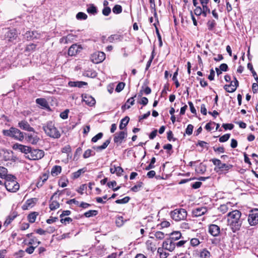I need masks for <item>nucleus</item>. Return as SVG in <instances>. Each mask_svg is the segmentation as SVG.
<instances>
[{
    "label": "nucleus",
    "instance_id": "nucleus-1",
    "mask_svg": "<svg viewBox=\"0 0 258 258\" xmlns=\"http://www.w3.org/2000/svg\"><path fill=\"white\" fill-rule=\"evenodd\" d=\"M228 222L233 232L238 230L242 224L241 213L238 210H234L228 215Z\"/></svg>",
    "mask_w": 258,
    "mask_h": 258
},
{
    "label": "nucleus",
    "instance_id": "nucleus-2",
    "mask_svg": "<svg viewBox=\"0 0 258 258\" xmlns=\"http://www.w3.org/2000/svg\"><path fill=\"white\" fill-rule=\"evenodd\" d=\"M42 128L46 135L50 138L58 139L60 137V132L52 121H48L43 124Z\"/></svg>",
    "mask_w": 258,
    "mask_h": 258
},
{
    "label": "nucleus",
    "instance_id": "nucleus-3",
    "mask_svg": "<svg viewBox=\"0 0 258 258\" xmlns=\"http://www.w3.org/2000/svg\"><path fill=\"white\" fill-rule=\"evenodd\" d=\"M211 161L215 166L214 170L219 174H226L233 167L232 165L223 163L220 160L217 158L212 159Z\"/></svg>",
    "mask_w": 258,
    "mask_h": 258
},
{
    "label": "nucleus",
    "instance_id": "nucleus-4",
    "mask_svg": "<svg viewBox=\"0 0 258 258\" xmlns=\"http://www.w3.org/2000/svg\"><path fill=\"white\" fill-rule=\"evenodd\" d=\"M170 215L173 220L180 221L186 219L187 217V212L184 209H176L170 212Z\"/></svg>",
    "mask_w": 258,
    "mask_h": 258
},
{
    "label": "nucleus",
    "instance_id": "nucleus-5",
    "mask_svg": "<svg viewBox=\"0 0 258 258\" xmlns=\"http://www.w3.org/2000/svg\"><path fill=\"white\" fill-rule=\"evenodd\" d=\"M4 133L5 135L12 137L20 141L24 139L23 133L15 127H11L9 130L4 131Z\"/></svg>",
    "mask_w": 258,
    "mask_h": 258
},
{
    "label": "nucleus",
    "instance_id": "nucleus-6",
    "mask_svg": "<svg viewBox=\"0 0 258 258\" xmlns=\"http://www.w3.org/2000/svg\"><path fill=\"white\" fill-rule=\"evenodd\" d=\"M44 152L42 150L39 149H32L31 148L29 154L26 156L27 158L30 160H39L43 157Z\"/></svg>",
    "mask_w": 258,
    "mask_h": 258
},
{
    "label": "nucleus",
    "instance_id": "nucleus-7",
    "mask_svg": "<svg viewBox=\"0 0 258 258\" xmlns=\"http://www.w3.org/2000/svg\"><path fill=\"white\" fill-rule=\"evenodd\" d=\"M248 221L251 226H254L258 224V209L252 210L249 214Z\"/></svg>",
    "mask_w": 258,
    "mask_h": 258
},
{
    "label": "nucleus",
    "instance_id": "nucleus-8",
    "mask_svg": "<svg viewBox=\"0 0 258 258\" xmlns=\"http://www.w3.org/2000/svg\"><path fill=\"white\" fill-rule=\"evenodd\" d=\"M5 185L6 189L11 192H16L20 187L19 183L16 180L6 181Z\"/></svg>",
    "mask_w": 258,
    "mask_h": 258
},
{
    "label": "nucleus",
    "instance_id": "nucleus-9",
    "mask_svg": "<svg viewBox=\"0 0 258 258\" xmlns=\"http://www.w3.org/2000/svg\"><path fill=\"white\" fill-rule=\"evenodd\" d=\"M105 58V54L103 52L97 51L94 53L91 56L92 61L95 63L102 62Z\"/></svg>",
    "mask_w": 258,
    "mask_h": 258
},
{
    "label": "nucleus",
    "instance_id": "nucleus-10",
    "mask_svg": "<svg viewBox=\"0 0 258 258\" xmlns=\"http://www.w3.org/2000/svg\"><path fill=\"white\" fill-rule=\"evenodd\" d=\"M41 37L40 33L36 31H28L24 34V38L28 41L39 39Z\"/></svg>",
    "mask_w": 258,
    "mask_h": 258
},
{
    "label": "nucleus",
    "instance_id": "nucleus-11",
    "mask_svg": "<svg viewBox=\"0 0 258 258\" xmlns=\"http://www.w3.org/2000/svg\"><path fill=\"white\" fill-rule=\"evenodd\" d=\"M83 49L81 45L74 44L72 45L68 50V55L70 56H75Z\"/></svg>",
    "mask_w": 258,
    "mask_h": 258
},
{
    "label": "nucleus",
    "instance_id": "nucleus-12",
    "mask_svg": "<svg viewBox=\"0 0 258 258\" xmlns=\"http://www.w3.org/2000/svg\"><path fill=\"white\" fill-rule=\"evenodd\" d=\"M126 136L127 133L124 131H120L119 133H117L114 135V142L117 144V145H119L121 144L122 141L126 137Z\"/></svg>",
    "mask_w": 258,
    "mask_h": 258
},
{
    "label": "nucleus",
    "instance_id": "nucleus-13",
    "mask_svg": "<svg viewBox=\"0 0 258 258\" xmlns=\"http://www.w3.org/2000/svg\"><path fill=\"white\" fill-rule=\"evenodd\" d=\"M162 247L165 250L172 251L175 248V242L172 241L170 238L167 239L163 242Z\"/></svg>",
    "mask_w": 258,
    "mask_h": 258
},
{
    "label": "nucleus",
    "instance_id": "nucleus-14",
    "mask_svg": "<svg viewBox=\"0 0 258 258\" xmlns=\"http://www.w3.org/2000/svg\"><path fill=\"white\" fill-rule=\"evenodd\" d=\"M6 39H7L9 41H12L13 40L16 39L17 37L16 30L15 29H6V32L5 34Z\"/></svg>",
    "mask_w": 258,
    "mask_h": 258
},
{
    "label": "nucleus",
    "instance_id": "nucleus-15",
    "mask_svg": "<svg viewBox=\"0 0 258 258\" xmlns=\"http://www.w3.org/2000/svg\"><path fill=\"white\" fill-rule=\"evenodd\" d=\"M13 148L14 150H19L25 154H27V155L29 154L31 149V148L28 146H24L18 143L15 144L13 146Z\"/></svg>",
    "mask_w": 258,
    "mask_h": 258
},
{
    "label": "nucleus",
    "instance_id": "nucleus-16",
    "mask_svg": "<svg viewBox=\"0 0 258 258\" xmlns=\"http://www.w3.org/2000/svg\"><path fill=\"white\" fill-rule=\"evenodd\" d=\"M18 126L22 130L27 131L28 132H34V129L31 127L28 122L26 120H22L18 123Z\"/></svg>",
    "mask_w": 258,
    "mask_h": 258
},
{
    "label": "nucleus",
    "instance_id": "nucleus-17",
    "mask_svg": "<svg viewBox=\"0 0 258 258\" xmlns=\"http://www.w3.org/2000/svg\"><path fill=\"white\" fill-rule=\"evenodd\" d=\"M220 232V227L215 224H211L209 227V232L213 236H217Z\"/></svg>",
    "mask_w": 258,
    "mask_h": 258
},
{
    "label": "nucleus",
    "instance_id": "nucleus-18",
    "mask_svg": "<svg viewBox=\"0 0 258 258\" xmlns=\"http://www.w3.org/2000/svg\"><path fill=\"white\" fill-rule=\"evenodd\" d=\"M83 100L89 106H93L95 104V99L90 95L85 94L82 95Z\"/></svg>",
    "mask_w": 258,
    "mask_h": 258
},
{
    "label": "nucleus",
    "instance_id": "nucleus-19",
    "mask_svg": "<svg viewBox=\"0 0 258 258\" xmlns=\"http://www.w3.org/2000/svg\"><path fill=\"white\" fill-rule=\"evenodd\" d=\"M207 212L205 207L198 208L192 211V214L195 217H199L204 215Z\"/></svg>",
    "mask_w": 258,
    "mask_h": 258
},
{
    "label": "nucleus",
    "instance_id": "nucleus-20",
    "mask_svg": "<svg viewBox=\"0 0 258 258\" xmlns=\"http://www.w3.org/2000/svg\"><path fill=\"white\" fill-rule=\"evenodd\" d=\"M111 138H110L107 140L101 146H93V149L96 150L97 151H100L103 150L107 148L108 145L110 143Z\"/></svg>",
    "mask_w": 258,
    "mask_h": 258
},
{
    "label": "nucleus",
    "instance_id": "nucleus-21",
    "mask_svg": "<svg viewBox=\"0 0 258 258\" xmlns=\"http://www.w3.org/2000/svg\"><path fill=\"white\" fill-rule=\"evenodd\" d=\"M27 141L32 144L35 145L39 141V138L36 135L30 134L28 135Z\"/></svg>",
    "mask_w": 258,
    "mask_h": 258
},
{
    "label": "nucleus",
    "instance_id": "nucleus-22",
    "mask_svg": "<svg viewBox=\"0 0 258 258\" xmlns=\"http://www.w3.org/2000/svg\"><path fill=\"white\" fill-rule=\"evenodd\" d=\"M87 85V83L83 81H77V82H73L70 81L69 82V85L70 87H78L79 88H82L84 85Z\"/></svg>",
    "mask_w": 258,
    "mask_h": 258
},
{
    "label": "nucleus",
    "instance_id": "nucleus-23",
    "mask_svg": "<svg viewBox=\"0 0 258 258\" xmlns=\"http://www.w3.org/2000/svg\"><path fill=\"white\" fill-rule=\"evenodd\" d=\"M181 237V234L179 231H174L170 234L169 238L174 242L179 239Z\"/></svg>",
    "mask_w": 258,
    "mask_h": 258
},
{
    "label": "nucleus",
    "instance_id": "nucleus-24",
    "mask_svg": "<svg viewBox=\"0 0 258 258\" xmlns=\"http://www.w3.org/2000/svg\"><path fill=\"white\" fill-rule=\"evenodd\" d=\"M61 171V167L58 165L53 166L51 171V174L53 176H57Z\"/></svg>",
    "mask_w": 258,
    "mask_h": 258
},
{
    "label": "nucleus",
    "instance_id": "nucleus-25",
    "mask_svg": "<svg viewBox=\"0 0 258 258\" xmlns=\"http://www.w3.org/2000/svg\"><path fill=\"white\" fill-rule=\"evenodd\" d=\"M130 118L127 116L122 118L120 121V123L119 126V129L121 130L124 129L127 124Z\"/></svg>",
    "mask_w": 258,
    "mask_h": 258
},
{
    "label": "nucleus",
    "instance_id": "nucleus-26",
    "mask_svg": "<svg viewBox=\"0 0 258 258\" xmlns=\"http://www.w3.org/2000/svg\"><path fill=\"white\" fill-rule=\"evenodd\" d=\"M36 102L44 108L48 107V104L44 98H37L36 100Z\"/></svg>",
    "mask_w": 258,
    "mask_h": 258
},
{
    "label": "nucleus",
    "instance_id": "nucleus-27",
    "mask_svg": "<svg viewBox=\"0 0 258 258\" xmlns=\"http://www.w3.org/2000/svg\"><path fill=\"white\" fill-rule=\"evenodd\" d=\"M165 250L163 247L158 248L157 252L159 254L160 258H166L168 256L169 253L166 252Z\"/></svg>",
    "mask_w": 258,
    "mask_h": 258
},
{
    "label": "nucleus",
    "instance_id": "nucleus-28",
    "mask_svg": "<svg viewBox=\"0 0 258 258\" xmlns=\"http://www.w3.org/2000/svg\"><path fill=\"white\" fill-rule=\"evenodd\" d=\"M233 82H231L230 84L229 85H225L224 86V89L227 92L229 93L234 92L236 90V87H233Z\"/></svg>",
    "mask_w": 258,
    "mask_h": 258
},
{
    "label": "nucleus",
    "instance_id": "nucleus-29",
    "mask_svg": "<svg viewBox=\"0 0 258 258\" xmlns=\"http://www.w3.org/2000/svg\"><path fill=\"white\" fill-rule=\"evenodd\" d=\"M136 97V95H135L134 97H132L130 98H129L125 103L124 105L122 106V107H124L127 109H129L131 107V105H133L134 104V98Z\"/></svg>",
    "mask_w": 258,
    "mask_h": 258
},
{
    "label": "nucleus",
    "instance_id": "nucleus-30",
    "mask_svg": "<svg viewBox=\"0 0 258 258\" xmlns=\"http://www.w3.org/2000/svg\"><path fill=\"white\" fill-rule=\"evenodd\" d=\"M38 215V213L34 212L29 214L28 216V220L29 222L33 223H34L36 219V217Z\"/></svg>",
    "mask_w": 258,
    "mask_h": 258
},
{
    "label": "nucleus",
    "instance_id": "nucleus-31",
    "mask_svg": "<svg viewBox=\"0 0 258 258\" xmlns=\"http://www.w3.org/2000/svg\"><path fill=\"white\" fill-rule=\"evenodd\" d=\"M59 207V204L56 201H50L49 208L51 210H54Z\"/></svg>",
    "mask_w": 258,
    "mask_h": 258
},
{
    "label": "nucleus",
    "instance_id": "nucleus-32",
    "mask_svg": "<svg viewBox=\"0 0 258 258\" xmlns=\"http://www.w3.org/2000/svg\"><path fill=\"white\" fill-rule=\"evenodd\" d=\"M201 258H210V252L206 249H203L200 252Z\"/></svg>",
    "mask_w": 258,
    "mask_h": 258
},
{
    "label": "nucleus",
    "instance_id": "nucleus-33",
    "mask_svg": "<svg viewBox=\"0 0 258 258\" xmlns=\"http://www.w3.org/2000/svg\"><path fill=\"white\" fill-rule=\"evenodd\" d=\"M37 201V199L36 198H32L27 200L26 202L27 208L33 207Z\"/></svg>",
    "mask_w": 258,
    "mask_h": 258
},
{
    "label": "nucleus",
    "instance_id": "nucleus-34",
    "mask_svg": "<svg viewBox=\"0 0 258 258\" xmlns=\"http://www.w3.org/2000/svg\"><path fill=\"white\" fill-rule=\"evenodd\" d=\"M122 10V7L120 5H116L112 9V12L115 14H119L121 13Z\"/></svg>",
    "mask_w": 258,
    "mask_h": 258
},
{
    "label": "nucleus",
    "instance_id": "nucleus-35",
    "mask_svg": "<svg viewBox=\"0 0 258 258\" xmlns=\"http://www.w3.org/2000/svg\"><path fill=\"white\" fill-rule=\"evenodd\" d=\"M229 206L230 204L228 203L226 204L222 205L219 208V210L222 213H225L226 212H227Z\"/></svg>",
    "mask_w": 258,
    "mask_h": 258
},
{
    "label": "nucleus",
    "instance_id": "nucleus-36",
    "mask_svg": "<svg viewBox=\"0 0 258 258\" xmlns=\"http://www.w3.org/2000/svg\"><path fill=\"white\" fill-rule=\"evenodd\" d=\"M98 214V211L96 210H89L84 213V216L86 217L89 218L94 216H96Z\"/></svg>",
    "mask_w": 258,
    "mask_h": 258
},
{
    "label": "nucleus",
    "instance_id": "nucleus-37",
    "mask_svg": "<svg viewBox=\"0 0 258 258\" xmlns=\"http://www.w3.org/2000/svg\"><path fill=\"white\" fill-rule=\"evenodd\" d=\"M87 11L88 13L95 15L97 13V10L96 8L93 5H91L87 8Z\"/></svg>",
    "mask_w": 258,
    "mask_h": 258
},
{
    "label": "nucleus",
    "instance_id": "nucleus-38",
    "mask_svg": "<svg viewBox=\"0 0 258 258\" xmlns=\"http://www.w3.org/2000/svg\"><path fill=\"white\" fill-rule=\"evenodd\" d=\"M202 7L203 15L204 17H206L208 14L210 13V9L208 7L207 5H202Z\"/></svg>",
    "mask_w": 258,
    "mask_h": 258
},
{
    "label": "nucleus",
    "instance_id": "nucleus-39",
    "mask_svg": "<svg viewBox=\"0 0 258 258\" xmlns=\"http://www.w3.org/2000/svg\"><path fill=\"white\" fill-rule=\"evenodd\" d=\"M216 23L214 20H209L207 23L208 28L209 30H212L215 27Z\"/></svg>",
    "mask_w": 258,
    "mask_h": 258
},
{
    "label": "nucleus",
    "instance_id": "nucleus-40",
    "mask_svg": "<svg viewBox=\"0 0 258 258\" xmlns=\"http://www.w3.org/2000/svg\"><path fill=\"white\" fill-rule=\"evenodd\" d=\"M130 200V198L129 197H125L122 199L117 200L115 203L118 204H126Z\"/></svg>",
    "mask_w": 258,
    "mask_h": 258
},
{
    "label": "nucleus",
    "instance_id": "nucleus-41",
    "mask_svg": "<svg viewBox=\"0 0 258 258\" xmlns=\"http://www.w3.org/2000/svg\"><path fill=\"white\" fill-rule=\"evenodd\" d=\"M8 170L5 167L0 166V177L2 178L5 177L7 174Z\"/></svg>",
    "mask_w": 258,
    "mask_h": 258
},
{
    "label": "nucleus",
    "instance_id": "nucleus-42",
    "mask_svg": "<svg viewBox=\"0 0 258 258\" xmlns=\"http://www.w3.org/2000/svg\"><path fill=\"white\" fill-rule=\"evenodd\" d=\"M85 171L86 170H85L84 168H82V169H80L78 170L76 172H75L74 173H73V178H77L79 177L81 175V174L82 173L85 172Z\"/></svg>",
    "mask_w": 258,
    "mask_h": 258
},
{
    "label": "nucleus",
    "instance_id": "nucleus-43",
    "mask_svg": "<svg viewBox=\"0 0 258 258\" xmlns=\"http://www.w3.org/2000/svg\"><path fill=\"white\" fill-rule=\"evenodd\" d=\"M154 236L156 239L161 240L163 239L165 237V234L161 231H157L155 234Z\"/></svg>",
    "mask_w": 258,
    "mask_h": 258
},
{
    "label": "nucleus",
    "instance_id": "nucleus-44",
    "mask_svg": "<svg viewBox=\"0 0 258 258\" xmlns=\"http://www.w3.org/2000/svg\"><path fill=\"white\" fill-rule=\"evenodd\" d=\"M85 75L87 77L94 78L97 76V73L95 71H87Z\"/></svg>",
    "mask_w": 258,
    "mask_h": 258
},
{
    "label": "nucleus",
    "instance_id": "nucleus-45",
    "mask_svg": "<svg viewBox=\"0 0 258 258\" xmlns=\"http://www.w3.org/2000/svg\"><path fill=\"white\" fill-rule=\"evenodd\" d=\"M124 86L125 84L123 82L119 83L116 87L115 91L117 92H120L123 89Z\"/></svg>",
    "mask_w": 258,
    "mask_h": 258
},
{
    "label": "nucleus",
    "instance_id": "nucleus-46",
    "mask_svg": "<svg viewBox=\"0 0 258 258\" xmlns=\"http://www.w3.org/2000/svg\"><path fill=\"white\" fill-rule=\"evenodd\" d=\"M77 19L79 20H86L87 18V15L83 12H79L76 15Z\"/></svg>",
    "mask_w": 258,
    "mask_h": 258
},
{
    "label": "nucleus",
    "instance_id": "nucleus-47",
    "mask_svg": "<svg viewBox=\"0 0 258 258\" xmlns=\"http://www.w3.org/2000/svg\"><path fill=\"white\" fill-rule=\"evenodd\" d=\"M230 137V134H225L223 136H221L219 138V141L221 143H223V142H226L228 140V139H229Z\"/></svg>",
    "mask_w": 258,
    "mask_h": 258
},
{
    "label": "nucleus",
    "instance_id": "nucleus-48",
    "mask_svg": "<svg viewBox=\"0 0 258 258\" xmlns=\"http://www.w3.org/2000/svg\"><path fill=\"white\" fill-rule=\"evenodd\" d=\"M143 183L142 182H139L137 185H134L131 190L134 192H137L139 189L142 186Z\"/></svg>",
    "mask_w": 258,
    "mask_h": 258
},
{
    "label": "nucleus",
    "instance_id": "nucleus-49",
    "mask_svg": "<svg viewBox=\"0 0 258 258\" xmlns=\"http://www.w3.org/2000/svg\"><path fill=\"white\" fill-rule=\"evenodd\" d=\"M102 137H103V133H99L92 138L91 141L92 142L95 143L98 140L101 139L102 138Z\"/></svg>",
    "mask_w": 258,
    "mask_h": 258
},
{
    "label": "nucleus",
    "instance_id": "nucleus-50",
    "mask_svg": "<svg viewBox=\"0 0 258 258\" xmlns=\"http://www.w3.org/2000/svg\"><path fill=\"white\" fill-rule=\"evenodd\" d=\"M206 171V166L201 163L198 169V172L203 174Z\"/></svg>",
    "mask_w": 258,
    "mask_h": 258
},
{
    "label": "nucleus",
    "instance_id": "nucleus-51",
    "mask_svg": "<svg viewBox=\"0 0 258 258\" xmlns=\"http://www.w3.org/2000/svg\"><path fill=\"white\" fill-rule=\"evenodd\" d=\"M190 243L192 246H196L200 243V242L198 238H194L190 239Z\"/></svg>",
    "mask_w": 258,
    "mask_h": 258
},
{
    "label": "nucleus",
    "instance_id": "nucleus-52",
    "mask_svg": "<svg viewBox=\"0 0 258 258\" xmlns=\"http://www.w3.org/2000/svg\"><path fill=\"white\" fill-rule=\"evenodd\" d=\"M194 126L191 124H188L185 130V133L188 135H190L192 133Z\"/></svg>",
    "mask_w": 258,
    "mask_h": 258
},
{
    "label": "nucleus",
    "instance_id": "nucleus-53",
    "mask_svg": "<svg viewBox=\"0 0 258 258\" xmlns=\"http://www.w3.org/2000/svg\"><path fill=\"white\" fill-rule=\"evenodd\" d=\"M167 139L169 141H175L176 139L173 137V134L172 133V132L171 131H169L167 132Z\"/></svg>",
    "mask_w": 258,
    "mask_h": 258
},
{
    "label": "nucleus",
    "instance_id": "nucleus-54",
    "mask_svg": "<svg viewBox=\"0 0 258 258\" xmlns=\"http://www.w3.org/2000/svg\"><path fill=\"white\" fill-rule=\"evenodd\" d=\"M111 13V9L108 7H105L102 10V14L105 16H108Z\"/></svg>",
    "mask_w": 258,
    "mask_h": 258
},
{
    "label": "nucleus",
    "instance_id": "nucleus-55",
    "mask_svg": "<svg viewBox=\"0 0 258 258\" xmlns=\"http://www.w3.org/2000/svg\"><path fill=\"white\" fill-rule=\"evenodd\" d=\"M154 51H153L152 53V55H151L149 60H148V61L147 63L146 67V70H148V69L150 68V67L151 66V63L152 62V60H153V59L154 58Z\"/></svg>",
    "mask_w": 258,
    "mask_h": 258
},
{
    "label": "nucleus",
    "instance_id": "nucleus-56",
    "mask_svg": "<svg viewBox=\"0 0 258 258\" xmlns=\"http://www.w3.org/2000/svg\"><path fill=\"white\" fill-rule=\"evenodd\" d=\"M115 171L117 176H120L123 172V169L120 166L115 167Z\"/></svg>",
    "mask_w": 258,
    "mask_h": 258
},
{
    "label": "nucleus",
    "instance_id": "nucleus-57",
    "mask_svg": "<svg viewBox=\"0 0 258 258\" xmlns=\"http://www.w3.org/2000/svg\"><path fill=\"white\" fill-rule=\"evenodd\" d=\"M194 13L197 16H200L202 14L203 15L202 8L201 7L196 8L194 10Z\"/></svg>",
    "mask_w": 258,
    "mask_h": 258
},
{
    "label": "nucleus",
    "instance_id": "nucleus-58",
    "mask_svg": "<svg viewBox=\"0 0 258 258\" xmlns=\"http://www.w3.org/2000/svg\"><path fill=\"white\" fill-rule=\"evenodd\" d=\"M222 126L225 130L228 129L231 130L233 128L234 125L232 123H223Z\"/></svg>",
    "mask_w": 258,
    "mask_h": 258
},
{
    "label": "nucleus",
    "instance_id": "nucleus-59",
    "mask_svg": "<svg viewBox=\"0 0 258 258\" xmlns=\"http://www.w3.org/2000/svg\"><path fill=\"white\" fill-rule=\"evenodd\" d=\"M69 111L68 109H66L63 112L60 114V117L62 119H66L68 117V113Z\"/></svg>",
    "mask_w": 258,
    "mask_h": 258
},
{
    "label": "nucleus",
    "instance_id": "nucleus-60",
    "mask_svg": "<svg viewBox=\"0 0 258 258\" xmlns=\"http://www.w3.org/2000/svg\"><path fill=\"white\" fill-rule=\"evenodd\" d=\"M36 47V45L33 43L30 44L26 47V50L27 51H32L35 50V48Z\"/></svg>",
    "mask_w": 258,
    "mask_h": 258
},
{
    "label": "nucleus",
    "instance_id": "nucleus-61",
    "mask_svg": "<svg viewBox=\"0 0 258 258\" xmlns=\"http://www.w3.org/2000/svg\"><path fill=\"white\" fill-rule=\"evenodd\" d=\"M163 149L166 150L167 153L170 154L169 152L172 150V146L170 144H167L163 146Z\"/></svg>",
    "mask_w": 258,
    "mask_h": 258
},
{
    "label": "nucleus",
    "instance_id": "nucleus-62",
    "mask_svg": "<svg viewBox=\"0 0 258 258\" xmlns=\"http://www.w3.org/2000/svg\"><path fill=\"white\" fill-rule=\"evenodd\" d=\"M247 68L251 71L252 74V75L254 77L256 76V73L253 70L252 64L250 63H248L247 64Z\"/></svg>",
    "mask_w": 258,
    "mask_h": 258
},
{
    "label": "nucleus",
    "instance_id": "nucleus-63",
    "mask_svg": "<svg viewBox=\"0 0 258 258\" xmlns=\"http://www.w3.org/2000/svg\"><path fill=\"white\" fill-rule=\"evenodd\" d=\"M142 90L144 93L146 95H148L151 93V89L148 86H146L145 88L144 87V86H143Z\"/></svg>",
    "mask_w": 258,
    "mask_h": 258
},
{
    "label": "nucleus",
    "instance_id": "nucleus-64",
    "mask_svg": "<svg viewBox=\"0 0 258 258\" xmlns=\"http://www.w3.org/2000/svg\"><path fill=\"white\" fill-rule=\"evenodd\" d=\"M208 144L207 143H206V142H204V141H199L198 143L196 144V145L198 146H199L202 148H208V147L206 146V145Z\"/></svg>",
    "mask_w": 258,
    "mask_h": 258
}]
</instances>
